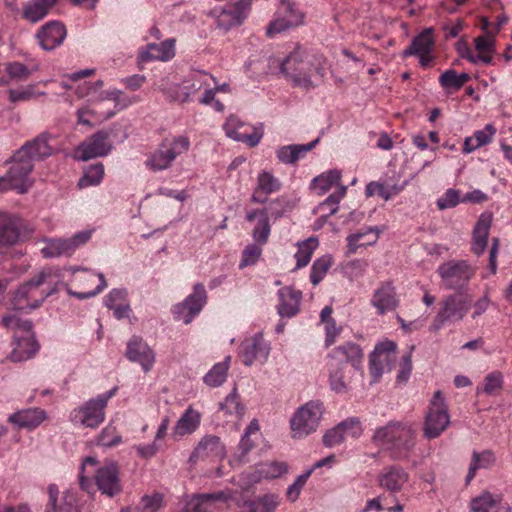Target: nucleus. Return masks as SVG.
Wrapping results in <instances>:
<instances>
[{"mask_svg":"<svg viewBox=\"0 0 512 512\" xmlns=\"http://www.w3.org/2000/svg\"><path fill=\"white\" fill-rule=\"evenodd\" d=\"M280 71L295 87L310 90L316 87L311 80V72L314 71L321 78L326 71V58L321 54L311 57L297 49L290 53L281 63Z\"/></svg>","mask_w":512,"mask_h":512,"instance_id":"obj_1","label":"nucleus"},{"mask_svg":"<svg viewBox=\"0 0 512 512\" xmlns=\"http://www.w3.org/2000/svg\"><path fill=\"white\" fill-rule=\"evenodd\" d=\"M373 441L390 451L396 460L407 459L415 446V431L410 425L391 421L375 430Z\"/></svg>","mask_w":512,"mask_h":512,"instance_id":"obj_2","label":"nucleus"},{"mask_svg":"<svg viewBox=\"0 0 512 512\" xmlns=\"http://www.w3.org/2000/svg\"><path fill=\"white\" fill-rule=\"evenodd\" d=\"M190 145L189 138L184 135L165 138L158 148L148 156L145 165L154 172L166 170L171 167L178 156L189 151Z\"/></svg>","mask_w":512,"mask_h":512,"instance_id":"obj_3","label":"nucleus"},{"mask_svg":"<svg viewBox=\"0 0 512 512\" xmlns=\"http://www.w3.org/2000/svg\"><path fill=\"white\" fill-rule=\"evenodd\" d=\"M472 305V298L467 293H453L445 296L439 303V310L434 317L432 327L441 329L446 324L463 320Z\"/></svg>","mask_w":512,"mask_h":512,"instance_id":"obj_4","label":"nucleus"},{"mask_svg":"<svg viewBox=\"0 0 512 512\" xmlns=\"http://www.w3.org/2000/svg\"><path fill=\"white\" fill-rule=\"evenodd\" d=\"M117 391L118 387L115 386L109 391L86 401L79 408L74 409L71 413L72 421L84 427L92 429L97 428L104 422L107 403L113 396H115Z\"/></svg>","mask_w":512,"mask_h":512,"instance_id":"obj_5","label":"nucleus"},{"mask_svg":"<svg viewBox=\"0 0 512 512\" xmlns=\"http://www.w3.org/2000/svg\"><path fill=\"white\" fill-rule=\"evenodd\" d=\"M324 413L323 403L312 400L300 406L290 419L293 438H303L315 432Z\"/></svg>","mask_w":512,"mask_h":512,"instance_id":"obj_6","label":"nucleus"},{"mask_svg":"<svg viewBox=\"0 0 512 512\" xmlns=\"http://www.w3.org/2000/svg\"><path fill=\"white\" fill-rule=\"evenodd\" d=\"M450 416L448 414L445 399L441 391H436L430 401L423 424V436L428 439L439 437L449 426Z\"/></svg>","mask_w":512,"mask_h":512,"instance_id":"obj_7","label":"nucleus"},{"mask_svg":"<svg viewBox=\"0 0 512 512\" xmlns=\"http://www.w3.org/2000/svg\"><path fill=\"white\" fill-rule=\"evenodd\" d=\"M7 163L12 165L8 172L1 177L5 188L7 190H15L19 194L26 193L32 186L29 175L34 168V164L23 155L18 156V151L13 154L11 160L7 161Z\"/></svg>","mask_w":512,"mask_h":512,"instance_id":"obj_8","label":"nucleus"},{"mask_svg":"<svg viewBox=\"0 0 512 512\" xmlns=\"http://www.w3.org/2000/svg\"><path fill=\"white\" fill-rule=\"evenodd\" d=\"M443 287L447 290L464 288L474 275V269L465 260H450L437 268Z\"/></svg>","mask_w":512,"mask_h":512,"instance_id":"obj_9","label":"nucleus"},{"mask_svg":"<svg viewBox=\"0 0 512 512\" xmlns=\"http://www.w3.org/2000/svg\"><path fill=\"white\" fill-rule=\"evenodd\" d=\"M304 15L290 0H280L274 19L266 28V34L273 37L302 24Z\"/></svg>","mask_w":512,"mask_h":512,"instance_id":"obj_10","label":"nucleus"},{"mask_svg":"<svg viewBox=\"0 0 512 512\" xmlns=\"http://www.w3.org/2000/svg\"><path fill=\"white\" fill-rule=\"evenodd\" d=\"M72 282L79 291L73 290L68 284H65L66 292L79 300L94 297L107 287L105 277L102 273H95L87 269H83L81 274L75 275Z\"/></svg>","mask_w":512,"mask_h":512,"instance_id":"obj_11","label":"nucleus"},{"mask_svg":"<svg viewBox=\"0 0 512 512\" xmlns=\"http://www.w3.org/2000/svg\"><path fill=\"white\" fill-rule=\"evenodd\" d=\"M207 303V292L202 283H196L193 286V292L189 294L181 303L173 306L172 313L175 320H182L184 324H189L201 312Z\"/></svg>","mask_w":512,"mask_h":512,"instance_id":"obj_12","label":"nucleus"},{"mask_svg":"<svg viewBox=\"0 0 512 512\" xmlns=\"http://www.w3.org/2000/svg\"><path fill=\"white\" fill-rule=\"evenodd\" d=\"M226 135L249 147L257 146L264 135L263 124L253 126L241 121L237 116L230 115L223 125Z\"/></svg>","mask_w":512,"mask_h":512,"instance_id":"obj_13","label":"nucleus"},{"mask_svg":"<svg viewBox=\"0 0 512 512\" xmlns=\"http://www.w3.org/2000/svg\"><path fill=\"white\" fill-rule=\"evenodd\" d=\"M111 149L110 132L99 130L78 145L76 157L79 160L87 161L97 157H104L110 153Z\"/></svg>","mask_w":512,"mask_h":512,"instance_id":"obj_14","label":"nucleus"},{"mask_svg":"<svg viewBox=\"0 0 512 512\" xmlns=\"http://www.w3.org/2000/svg\"><path fill=\"white\" fill-rule=\"evenodd\" d=\"M252 0L228 3L217 16V25L224 31L241 25L251 11Z\"/></svg>","mask_w":512,"mask_h":512,"instance_id":"obj_15","label":"nucleus"},{"mask_svg":"<svg viewBox=\"0 0 512 512\" xmlns=\"http://www.w3.org/2000/svg\"><path fill=\"white\" fill-rule=\"evenodd\" d=\"M95 482L102 494L114 497L122 491L119 467L114 461L104 463L95 473Z\"/></svg>","mask_w":512,"mask_h":512,"instance_id":"obj_16","label":"nucleus"},{"mask_svg":"<svg viewBox=\"0 0 512 512\" xmlns=\"http://www.w3.org/2000/svg\"><path fill=\"white\" fill-rule=\"evenodd\" d=\"M397 345L395 342L386 340L378 343L369 358V371L373 382H377L383 372L384 364H389L395 357Z\"/></svg>","mask_w":512,"mask_h":512,"instance_id":"obj_17","label":"nucleus"},{"mask_svg":"<svg viewBox=\"0 0 512 512\" xmlns=\"http://www.w3.org/2000/svg\"><path fill=\"white\" fill-rule=\"evenodd\" d=\"M269 352L270 347L262 334H255L253 337L247 338L240 345V355L246 366H251L256 360L266 361Z\"/></svg>","mask_w":512,"mask_h":512,"instance_id":"obj_18","label":"nucleus"},{"mask_svg":"<svg viewBox=\"0 0 512 512\" xmlns=\"http://www.w3.org/2000/svg\"><path fill=\"white\" fill-rule=\"evenodd\" d=\"M174 38L166 39L160 43H149L141 48L138 52L139 63H147L151 61L167 62L175 56Z\"/></svg>","mask_w":512,"mask_h":512,"instance_id":"obj_19","label":"nucleus"},{"mask_svg":"<svg viewBox=\"0 0 512 512\" xmlns=\"http://www.w3.org/2000/svg\"><path fill=\"white\" fill-rule=\"evenodd\" d=\"M327 358L329 362L344 363V366L350 364L354 371H359L363 361V351L358 344L346 342L333 348Z\"/></svg>","mask_w":512,"mask_h":512,"instance_id":"obj_20","label":"nucleus"},{"mask_svg":"<svg viewBox=\"0 0 512 512\" xmlns=\"http://www.w3.org/2000/svg\"><path fill=\"white\" fill-rule=\"evenodd\" d=\"M52 135L49 133H41L31 141L26 142L17 151L18 156H24L32 163L35 160H43L54 153V149L49 144L52 139Z\"/></svg>","mask_w":512,"mask_h":512,"instance_id":"obj_21","label":"nucleus"},{"mask_svg":"<svg viewBox=\"0 0 512 512\" xmlns=\"http://www.w3.org/2000/svg\"><path fill=\"white\" fill-rule=\"evenodd\" d=\"M66 34L65 26L61 22L50 21L38 30L36 37L42 49L51 51L63 43Z\"/></svg>","mask_w":512,"mask_h":512,"instance_id":"obj_22","label":"nucleus"},{"mask_svg":"<svg viewBox=\"0 0 512 512\" xmlns=\"http://www.w3.org/2000/svg\"><path fill=\"white\" fill-rule=\"evenodd\" d=\"M127 358L141 365L145 372L151 370L155 355L152 349L139 337H132L127 344Z\"/></svg>","mask_w":512,"mask_h":512,"instance_id":"obj_23","label":"nucleus"},{"mask_svg":"<svg viewBox=\"0 0 512 512\" xmlns=\"http://www.w3.org/2000/svg\"><path fill=\"white\" fill-rule=\"evenodd\" d=\"M279 304L277 312L281 318H292L299 313L302 292L290 286L278 291Z\"/></svg>","mask_w":512,"mask_h":512,"instance_id":"obj_24","label":"nucleus"},{"mask_svg":"<svg viewBox=\"0 0 512 512\" xmlns=\"http://www.w3.org/2000/svg\"><path fill=\"white\" fill-rule=\"evenodd\" d=\"M22 220L12 214L0 212V246L9 247L20 240Z\"/></svg>","mask_w":512,"mask_h":512,"instance_id":"obj_25","label":"nucleus"},{"mask_svg":"<svg viewBox=\"0 0 512 512\" xmlns=\"http://www.w3.org/2000/svg\"><path fill=\"white\" fill-rule=\"evenodd\" d=\"M13 349L10 359L13 362H21L32 358L38 351L39 345L35 340L34 333L29 332L18 336L13 335Z\"/></svg>","mask_w":512,"mask_h":512,"instance_id":"obj_26","label":"nucleus"},{"mask_svg":"<svg viewBox=\"0 0 512 512\" xmlns=\"http://www.w3.org/2000/svg\"><path fill=\"white\" fill-rule=\"evenodd\" d=\"M330 389L337 394L347 393L350 389L351 370L344 363L329 362L326 364Z\"/></svg>","mask_w":512,"mask_h":512,"instance_id":"obj_27","label":"nucleus"},{"mask_svg":"<svg viewBox=\"0 0 512 512\" xmlns=\"http://www.w3.org/2000/svg\"><path fill=\"white\" fill-rule=\"evenodd\" d=\"M224 455L225 447L220 438L216 435H206L191 453L189 461L195 462L197 459L208 457L222 458Z\"/></svg>","mask_w":512,"mask_h":512,"instance_id":"obj_28","label":"nucleus"},{"mask_svg":"<svg viewBox=\"0 0 512 512\" xmlns=\"http://www.w3.org/2000/svg\"><path fill=\"white\" fill-rule=\"evenodd\" d=\"M228 495L222 491L193 495L185 504L184 512H214L217 501H227Z\"/></svg>","mask_w":512,"mask_h":512,"instance_id":"obj_29","label":"nucleus"},{"mask_svg":"<svg viewBox=\"0 0 512 512\" xmlns=\"http://www.w3.org/2000/svg\"><path fill=\"white\" fill-rule=\"evenodd\" d=\"M408 480L409 474L397 465L384 468L378 477L379 485L392 493L401 491Z\"/></svg>","mask_w":512,"mask_h":512,"instance_id":"obj_30","label":"nucleus"},{"mask_svg":"<svg viewBox=\"0 0 512 512\" xmlns=\"http://www.w3.org/2000/svg\"><path fill=\"white\" fill-rule=\"evenodd\" d=\"M203 81L193 82L190 86L181 87L179 84L169 83L162 80L158 90L163 93L169 102L185 103L190 95L202 88Z\"/></svg>","mask_w":512,"mask_h":512,"instance_id":"obj_31","label":"nucleus"},{"mask_svg":"<svg viewBox=\"0 0 512 512\" xmlns=\"http://www.w3.org/2000/svg\"><path fill=\"white\" fill-rule=\"evenodd\" d=\"M46 419V412L40 408H28L17 411L8 417V421L18 429L33 430Z\"/></svg>","mask_w":512,"mask_h":512,"instance_id":"obj_32","label":"nucleus"},{"mask_svg":"<svg viewBox=\"0 0 512 512\" xmlns=\"http://www.w3.org/2000/svg\"><path fill=\"white\" fill-rule=\"evenodd\" d=\"M371 304L377 309L379 315H383L387 311L394 310L398 306V299L395 288L390 282L381 284L375 290L371 299Z\"/></svg>","mask_w":512,"mask_h":512,"instance_id":"obj_33","label":"nucleus"},{"mask_svg":"<svg viewBox=\"0 0 512 512\" xmlns=\"http://www.w3.org/2000/svg\"><path fill=\"white\" fill-rule=\"evenodd\" d=\"M319 142V138L307 144H290L281 146L276 150V157L283 164H295L298 160L314 149Z\"/></svg>","mask_w":512,"mask_h":512,"instance_id":"obj_34","label":"nucleus"},{"mask_svg":"<svg viewBox=\"0 0 512 512\" xmlns=\"http://www.w3.org/2000/svg\"><path fill=\"white\" fill-rule=\"evenodd\" d=\"M491 223V213H482L478 218V221L473 230V242L471 247V250L476 255H481L487 247Z\"/></svg>","mask_w":512,"mask_h":512,"instance_id":"obj_35","label":"nucleus"},{"mask_svg":"<svg viewBox=\"0 0 512 512\" xmlns=\"http://www.w3.org/2000/svg\"><path fill=\"white\" fill-rule=\"evenodd\" d=\"M434 45L433 29L425 28L412 39L410 45L402 52V57L407 58L424 53H431Z\"/></svg>","mask_w":512,"mask_h":512,"instance_id":"obj_36","label":"nucleus"},{"mask_svg":"<svg viewBox=\"0 0 512 512\" xmlns=\"http://www.w3.org/2000/svg\"><path fill=\"white\" fill-rule=\"evenodd\" d=\"M47 492L49 497L48 508L50 510L53 512H75L76 496L73 491H66L60 503H58L59 489L56 484H50Z\"/></svg>","mask_w":512,"mask_h":512,"instance_id":"obj_37","label":"nucleus"},{"mask_svg":"<svg viewBox=\"0 0 512 512\" xmlns=\"http://www.w3.org/2000/svg\"><path fill=\"white\" fill-rule=\"evenodd\" d=\"M256 218H258V223L252 231V236L255 242H257L260 245H263L268 241L271 231L269 218L267 217V211L253 209L246 213L245 219L247 222L251 223Z\"/></svg>","mask_w":512,"mask_h":512,"instance_id":"obj_38","label":"nucleus"},{"mask_svg":"<svg viewBox=\"0 0 512 512\" xmlns=\"http://www.w3.org/2000/svg\"><path fill=\"white\" fill-rule=\"evenodd\" d=\"M58 0H30L23 7L22 17L30 23H37L45 18Z\"/></svg>","mask_w":512,"mask_h":512,"instance_id":"obj_39","label":"nucleus"},{"mask_svg":"<svg viewBox=\"0 0 512 512\" xmlns=\"http://www.w3.org/2000/svg\"><path fill=\"white\" fill-rule=\"evenodd\" d=\"M50 273L42 271L30 280L31 291H30V311L39 307L42 302L50 295L56 293L57 288L53 287L47 291L40 289V287L46 283Z\"/></svg>","mask_w":512,"mask_h":512,"instance_id":"obj_40","label":"nucleus"},{"mask_svg":"<svg viewBox=\"0 0 512 512\" xmlns=\"http://www.w3.org/2000/svg\"><path fill=\"white\" fill-rule=\"evenodd\" d=\"M496 458L491 450L482 452L473 451L471 463L466 475V484H469L476 475L478 469H489L495 464Z\"/></svg>","mask_w":512,"mask_h":512,"instance_id":"obj_41","label":"nucleus"},{"mask_svg":"<svg viewBox=\"0 0 512 512\" xmlns=\"http://www.w3.org/2000/svg\"><path fill=\"white\" fill-rule=\"evenodd\" d=\"M200 425V414L188 408L177 421L173 428L174 436H185L192 434Z\"/></svg>","mask_w":512,"mask_h":512,"instance_id":"obj_42","label":"nucleus"},{"mask_svg":"<svg viewBox=\"0 0 512 512\" xmlns=\"http://www.w3.org/2000/svg\"><path fill=\"white\" fill-rule=\"evenodd\" d=\"M346 240L349 252L355 253L358 247L376 243L378 240V230L375 227H369L348 235Z\"/></svg>","mask_w":512,"mask_h":512,"instance_id":"obj_43","label":"nucleus"},{"mask_svg":"<svg viewBox=\"0 0 512 512\" xmlns=\"http://www.w3.org/2000/svg\"><path fill=\"white\" fill-rule=\"evenodd\" d=\"M340 181L341 173L338 170H330L315 177L312 180L311 187L318 195H324L333 186H336V188L342 186Z\"/></svg>","mask_w":512,"mask_h":512,"instance_id":"obj_44","label":"nucleus"},{"mask_svg":"<svg viewBox=\"0 0 512 512\" xmlns=\"http://www.w3.org/2000/svg\"><path fill=\"white\" fill-rule=\"evenodd\" d=\"M41 252L46 258L70 256L74 252V244L69 239H49Z\"/></svg>","mask_w":512,"mask_h":512,"instance_id":"obj_45","label":"nucleus"},{"mask_svg":"<svg viewBox=\"0 0 512 512\" xmlns=\"http://www.w3.org/2000/svg\"><path fill=\"white\" fill-rule=\"evenodd\" d=\"M347 193L346 186H338L336 190L330 194L323 202L317 206L319 212H325L321 217L327 219L328 217L337 213L340 201Z\"/></svg>","mask_w":512,"mask_h":512,"instance_id":"obj_46","label":"nucleus"},{"mask_svg":"<svg viewBox=\"0 0 512 512\" xmlns=\"http://www.w3.org/2000/svg\"><path fill=\"white\" fill-rule=\"evenodd\" d=\"M231 357L227 356L223 362L216 363L204 376V382L210 387L221 386L226 378Z\"/></svg>","mask_w":512,"mask_h":512,"instance_id":"obj_47","label":"nucleus"},{"mask_svg":"<svg viewBox=\"0 0 512 512\" xmlns=\"http://www.w3.org/2000/svg\"><path fill=\"white\" fill-rule=\"evenodd\" d=\"M104 177V166L102 163H96L88 166L83 176L78 181L79 188L99 185Z\"/></svg>","mask_w":512,"mask_h":512,"instance_id":"obj_48","label":"nucleus"},{"mask_svg":"<svg viewBox=\"0 0 512 512\" xmlns=\"http://www.w3.org/2000/svg\"><path fill=\"white\" fill-rule=\"evenodd\" d=\"M317 246L318 240L315 237H310L298 244V249L295 254L296 269H300L308 265Z\"/></svg>","mask_w":512,"mask_h":512,"instance_id":"obj_49","label":"nucleus"},{"mask_svg":"<svg viewBox=\"0 0 512 512\" xmlns=\"http://www.w3.org/2000/svg\"><path fill=\"white\" fill-rule=\"evenodd\" d=\"M288 466L285 462L270 461L262 463L257 467L256 473L259 475L258 479H274L287 472Z\"/></svg>","mask_w":512,"mask_h":512,"instance_id":"obj_50","label":"nucleus"},{"mask_svg":"<svg viewBox=\"0 0 512 512\" xmlns=\"http://www.w3.org/2000/svg\"><path fill=\"white\" fill-rule=\"evenodd\" d=\"M2 325L14 332V335L17 333L18 336L22 334H26L32 331V322L30 320H23L19 318L15 314H9L2 318Z\"/></svg>","mask_w":512,"mask_h":512,"instance_id":"obj_51","label":"nucleus"},{"mask_svg":"<svg viewBox=\"0 0 512 512\" xmlns=\"http://www.w3.org/2000/svg\"><path fill=\"white\" fill-rule=\"evenodd\" d=\"M30 281L21 285L14 293L12 307L16 311H30Z\"/></svg>","mask_w":512,"mask_h":512,"instance_id":"obj_52","label":"nucleus"},{"mask_svg":"<svg viewBox=\"0 0 512 512\" xmlns=\"http://www.w3.org/2000/svg\"><path fill=\"white\" fill-rule=\"evenodd\" d=\"M331 265L332 259L329 255H324L314 261L310 273V281L314 286L323 280Z\"/></svg>","mask_w":512,"mask_h":512,"instance_id":"obj_53","label":"nucleus"},{"mask_svg":"<svg viewBox=\"0 0 512 512\" xmlns=\"http://www.w3.org/2000/svg\"><path fill=\"white\" fill-rule=\"evenodd\" d=\"M281 182L273 174L267 171H262L257 177L258 191L264 194H272L281 189Z\"/></svg>","mask_w":512,"mask_h":512,"instance_id":"obj_54","label":"nucleus"},{"mask_svg":"<svg viewBox=\"0 0 512 512\" xmlns=\"http://www.w3.org/2000/svg\"><path fill=\"white\" fill-rule=\"evenodd\" d=\"M290 209H291V206H290L289 200L284 196H280V197H277V198L271 200L268 203L267 207H265L263 209H259V210L267 211L268 218L278 219V218H281Z\"/></svg>","mask_w":512,"mask_h":512,"instance_id":"obj_55","label":"nucleus"},{"mask_svg":"<svg viewBox=\"0 0 512 512\" xmlns=\"http://www.w3.org/2000/svg\"><path fill=\"white\" fill-rule=\"evenodd\" d=\"M122 443V437L117 432L116 427L109 423L102 429L97 437V445L103 447H115Z\"/></svg>","mask_w":512,"mask_h":512,"instance_id":"obj_56","label":"nucleus"},{"mask_svg":"<svg viewBox=\"0 0 512 512\" xmlns=\"http://www.w3.org/2000/svg\"><path fill=\"white\" fill-rule=\"evenodd\" d=\"M460 203H462L460 190L449 188L437 199L436 206L442 211L454 208Z\"/></svg>","mask_w":512,"mask_h":512,"instance_id":"obj_57","label":"nucleus"},{"mask_svg":"<svg viewBox=\"0 0 512 512\" xmlns=\"http://www.w3.org/2000/svg\"><path fill=\"white\" fill-rule=\"evenodd\" d=\"M496 505V500L490 492L484 491L470 502L471 512H490Z\"/></svg>","mask_w":512,"mask_h":512,"instance_id":"obj_58","label":"nucleus"},{"mask_svg":"<svg viewBox=\"0 0 512 512\" xmlns=\"http://www.w3.org/2000/svg\"><path fill=\"white\" fill-rule=\"evenodd\" d=\"M220 409L224 410L228 414H235L237 416H241L244 413V406L240 403L239 395L234 389L224 400L223 403L220 404Z\"/></svg>","mask_w":512,"mask_h":512,"instance_id":"obj_59","label":"nucleus"},{"mask_svg":"<svg viewBox=\"0 0 512 512\" xmlns=\"http://www.w3.org/2000/svg\"><path fill=\"white\" fill-rule=\"evenodd\" d=\"M439 84L444 90L448 92L461 89L458 73L454 69H448L444 71L439 77Z\"/></svg>","mask_w":512,"mask_h":512,"instance_id":"obj_60","label":"nucleus"},{"mask_svg":"<svg viewBox=\"0 0 512 512\" xmlns=\"http://www.w3.org/2000/svg\"><path fill=\"white\" fill-rule=\"evenodd\" d=\"M36 95H37V93L35 92L34 85H28V86L21 87L18 89H9L8 90L9 100L12 103L28 101V100L36 97Z\"/></svg>","mask_w":512,"mask_h":512,"instance_id":"obj_61","label":"nucleus"},{"mask_svg":"<svg viewBox=\"0 0 512 512\" xmlns=\"http://www.w3.org/2000/svg\"><path fill=\"white\" fill-rule=\"evenodd\" d=\"M503 385V374L500 371L489 373L484 380L483 392L486 394H494L499 391Z\"/></svg>","mask_w":512,"mask_h":512,"instance_id":"obj_62","label":"nucleus"},{"mask_svg":"<svg viewBox=\"0 0 512 512\" xmlns=\"http://www.w3.org/2000/svg\"><path fill=\"white\" fill-rule=\"evenodd\" d=\"M262 254V249L256 244H249L242 252V259L239 268L256 264Z\"/></svg>","mask_w":512,"mask_h":512,"instance_id":"obj_63","label":"nucleus"},{"mask_svg":"<svg viewBox=\"0 0 512 512\" xmlns=\"http://www.w3.org/2000/svg\"><path fill=\"white\" fill-rule=\"evenodd\" d=\"M254 501L259 506L261 512H276L280 504L279 496L272 493L259 496Z\"/></svg>","mask_w":512,"mask_h":512,"instance_id":"obj_64","label":"nucleus"}]
</instances>
